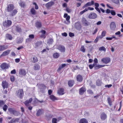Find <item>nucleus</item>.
Listing matches in <instances>:
<instances>
[{
  "label": "nucleus",
  "mask_w": 123,
  "mask_h": 123,
  "mask_svg": "<svg viewBox=\"0 0 123 123\" xmlns=\"http://www.w3.org/2000/svg\"><path fill=\"white\" fill-rule=\"evenodd\" d=\"M52 90H48V92L49 95H50L52 93Z\"/></svg>",
  "instance_id": "774afa93"
},
{
  "label": "nucleus",
  "mask_w": 123,
  "mask_h": 123,
  "mask_svg": "<svg viewBox=\"0 0 123 123\" xmlns=\"http://www.w3.org/2000/svg\"><path fill=\"white\" fill-rule=\"evenodd\" d=\"M2 86L4 89L8 87V84L7 82L5 81H3L2 82Z\"/></svg>",
  "instance_id": "9b49d317"
},
{
  "label": "nucleus",
  "mask_w": 123,
  "mask_h": 123,
  "mask_svg": "<svg viewBox=\"0 0 123 123\" xmlns=\"http://www.w3.org/2000/svg\"><path fill=\"white\" fill-rule=\"evenodd\" d=\"M79 123H88V121L86 119L82 118L80 120Z\"/></svg>",
  "instance_id": "bb28decb"
},
{
  "label": "nucleus",
  "mask_w": 123,
  "mask_h": 123,
  "mask_svg": "<svg viewBox=\"0 0 123 123\" xmlns=\"http://www.w3.org/2000/svg\"><path fill=\"white\" fill-rule=\"evenodd\" d=\"M94 2L93 1H92L91 2H89L86 3L83 7V8H85L89 6H91L94 4Z\"/></svg>",
  "instance_id": "ddd939ff"
},
{
  "label": "nucleus",
  "mask_w": 123,
  "mask_h": 123,
  "mask_svg": "<svg viewBox=\"0 0 123 123\" xmlns=\"http://www.w3.org/2000/svg\"><path fill=\"white\" fill-rule=\"evenodd\" d=\"M23 41L22 39L21 38H19V39L17 41V43H21Z\"/></svg>",
  "instance_id": "603ef678"
},
{
  "label": "nucleus",
  "mask_w": 123,
  "mask_h": 123,
  "mask_svg": "<svg viewBox=\"0 0 123 123\" xmlns=\"http://www.w3.org/2000/svg\"><path fill=\"white\" fill-rule=\"evenodd\" d=\"M42 43L41 41H38L36 43V45L37 47H38L41 45Z\"/></svg>",
  "instance_id": "473e14b6"
},
{
  "label": "nucleus",
  "mask_w": 123,
  "mask_h": 123,
  "mask_svg": "<svg viewBox=\"0 0 123 123\" xmlns=\"http://www.w3.org/2000/svg\"><path fill=\"white\" fill-rule=\"evenodd\" d=\"M98 50L99 51L103 50L105 51L106 50L105 48L103 46L99 48L98 49Z\"/></svg>",
  "instance_id": "58836bf2"
},
{
  "label": "nucleus",
  "mask_w": 123,
  "mask_h": 123,
  "mask_svg": "<svg viewBox=\"0 0 123 123\" xmlns=\"http://www.w3.org/2000/svg\"><path fill=\"white\" fill-rule=\"evenodd\" d=\"M17 12V11L16 9H14L11 12V13L10 14V16H13L15 15Z\"/></svg>",
  "instance_id": "5701e85b"
},
{
  "label": "nucleus",
  "mask_w": 123,
  "mask_h": 123,
  "mask_svg": "<svg viewBox=\"0 0 123 123\" xmlns=\"http://www.w3.org/2000/svg\"><path fill=\"white\" fill-rule=\"evenodd\" d=\"M59 54L57 53H55L53 55V57L54 58H57L59 56Z\"/></svg>",
  "instance_id": "2f4dec72"
},
{
  "label": "nucleus",
  "mask_w": 123,
  "mask_h": 123,
  "mask_svg": "<svg viewBox=\"0 0 123 123\" xmlns=\"http://www.w3.org/2000/svg\"><path fill=\"white\" fill-rule=\"evenodd\" d=\"M112 86V85L111 84L109 85H106L105 86L106 87H108L109 88L110 87H111Z\"/></svg>",
  "instance_id": "e2e57ef3"
},
{
  "label": "nucleus",
  "mask_w": 123,
  "mask_h": 123,
  "mask_svg": "<svg viewBox=\"0 0 123 123\" xmlns=\"http://www.w3.org/2000/svg\"><path fill=\"white\" fill-rule=\"evenodd\" d=\"M57 49L59 50L61 52H65V47L61 45H58L57 46Z\"/></svg>",
  "instance_id": "f03ea898"
},
{
  "label": "nucleus",
  "mask_w": 123,
  "mask_h": 123,
  "mask_svg": "<svg viewBox=\"0 0 123 123\" xmlns=\"http://www.w3.org/2000/svg\"><path fill=\"white\" fill-rule=\"evenodd\" d=\"M5 103L3 101H0V106H2Z\"/></svg>",
  "instance_id": "a18cd8bd"
},
{
  "label": "nucleus",
  "mask_w": 123,
  "mask_h": 123,
  "mask_svg": "<svg viewBox=\"0 0 123 123\" xmlns=\"http://www.w3.org/2000/svg\"><path fill=\"white\" fill-rule=\"evenodd\" d=\"M39 86V87H40V88L45 89L46 88V86L43 84H41Z\"/></svg>",
  "instance_id": "a19ab883"
},
{
  "label": "nucleus",
  "mask_w": 123,
  "mask_h": 123,
  "mask_svg": "<svg viewBox=\"0 0 123 123\" xmlns=\"http://www.w3.org/2000/svg\"><path fill=\"white\" fill-rule=\"evenodd\" d=\"M76 78L77 81L80 82H81L83 79L82 76L80 75H78L76 77Z\"/></svg>",
  "instance_id": "6ab92c4d"
},
{
  "label": "nucleus",
  "mask_w": 123,
  "mask_h": 123,
  "mask_svg": "<svg viewBox=\"0 0 123 123\" xmlns=\"http://www.w3.org/2000/svg\"><path fill=\"white\" fill-rule=\"evenodd\" d=\"M50 98L53 101H54L57 99L53 95H51L50 96Z\"/></svg>",
  "instance_id": "72a5a7b5"
},
{
  "label": "nucleus",
  "mask_w": 123,
  "mask_h": 123,
  "mask_svg": "<svg viewBox=\"0 0 123 123\" xmlns=\"http://www.w3.org/2000/svg\"><path fill=\"white\" fill-rule=\"evenodd\" d=\"M108 103L110 105H111V101L110 98H108Z\"/></svg>",
  "instance_id": "864d4df0"
},
{
  "label": "nucleus",
  "mask_w": 123,
  "mask_h": 123,
  "mask_svg": "<svg viewBox=\"0 0 123 123\" xmlns=\"http://www.w3.org/2000/svg\"><path fill=\"white\" fill-rule=\"evenodd\" d=\"M53 40L52 38L49 39L47 43L49 44H52L53 42Z\"/></svg>",
  "instance_id": "c85d7f7f"
},
{
  "label": "nucleus",
  "mask_w": 123,
  "mask_h": 123,
  "mask_svg": "<svg viewBox=\"0 0 123 123\" xmlns=\"http://www.w3.org/2000/svg\"><path fill=\"white\" fill-rule=\"evenodd\" d=\"M11 74H15L16 73V71L15 69H13L11 71Z\"/></svg>",
  "instance_id": "13d9d810"
},
{
  "label": "nucleus",
  "mask_w": 123,
  "mask_h": 123,
  "mask_svg": "<svg viewBox=\"0 0 123 123\" xmlns=\"http://www.w3.org/2000/svg\"><path fill=\"white\" fill-rule=\"evenodd\" d=\"M54 2L51 1L48 2L45 4V6L48 8H49L50 6L54 5Z\"/></svg>",
  "instance_id": "4468645a"
},
{
  "label": "nucleus",
  "mask_w": 123,
  "mask_h": 123,
  "mask_svg": "<svg viewBox=\"0 0 123 123\" xmlns=\"http://www.w3.org/2000/svg\"><path fill=\"white\" fill-rule=\"evenodd\" d=\"M111 11L109 9H107L106 11V12L107 13H109L111 12Z\"/></svg>",
  "instance_id": "69168bd1"
},
{
  "label": "nucleus",
  "mask_w": 123,
  "mask_h": 123,
  "mask_svg": "<svg viewBox=\"0 0 123 123\" xmlns=\"http://www.w3.org/2000/svg\"><path fill=\"white\" fill-rule=\"evenodd\" d=\"M106 33V31H103L101 33V35L103 36V37L105 36V35Z\"/></svg>",
  "instance_id": "bf43d9fd"
},
{
  "label": "nucleus",
  "mask_w": 123,
  "mask_h": 123,
  "mask_svg": "<svg viewBox=\"0 0 123 123\" xmlns=\"http://www.w3.org/2000/svg\"><path fill=\"white\" fill-rule=\"evenodd\" d=\"M112 2L114 3L118 4L119 3V0H111Z\"/></svg>",
  "instance_id": "ea45409f"
},
{
  "label": "nucleus",
  "mask_w": 123,
  "mask_h": 123,
  "mask_svg": "<svg viewBox=\"0 0 123 123\" xmlns=\"http://www.w3.org/2000/svg\"><path fill=\"white\" fill-rule=\"evenodd\" d=\"M81 21L84 25L85 26H87L89 24V22L86 20V19L84 18H83L81 20Z\"/></svg>",
  "instance_id": "1a4fd4ad"
},
{
  "label": "nucleus",
  "mask_w": 123,
  "mask_h": 123,
  "mask_svg": "<svg viewBox=\"0 0 123 123\" xmlns=\"http://www.w3.org/2000/svg\"><path fill=\"white\" fill-rule=\"evenodd\" d=\"M38 61L37 58L36 57H34L32 60V62L33 63H35L37 62Z\"/></svg>",
  "instance_id": "f704fd0d"
},
{
  "label": "nucleus",
  "mask_w": 123,
  "mask_h": 123,
  "mask_svg": "<svg viewBox=\"0 0 123 123\" xmlns=\"http://www.w3.org/2000/svg\"><path fill=\"white\" fill-rule=\"evenodd\" d=\"M11 80L12 81H14V76H12L11 77Z\"/></svg>",
  "instance_id": "0e129e2a"
},
{
  "label": "nucleus",
  "mask_w": 123,
  "mask_h": 123,
  "mask_svg": "<svg viewBox=\"0 0 123 123\" xmlns=\"http://www.w3.org/2000/svg\"><path fill=\"white\" fill-rule=\"evenodd\" d=\"M64 90L62 88H60L58 91L57 93L59 95H62L64 94Z\"/></svg>",
  "instance_id": "412c9836"
},
{
  "label": "nucleus",
  "mask_w": 123,
  "mask_h": 123,
  "mask_svg": "<svg viewBox=\"0 0 123 123\" xmlns=\"http://www.w3.org/2000/svg\"><path fill=\"white\" fill-rule=\"evenodd\" d=\"M14 9V6L12 4H10L7 5V10L8 12H11Z\"/></svg>",
  "instance_id": "0eeeda50"
},
{
  "label": "nucleus",
  "mask_w": 123,
  "mask_h": 123,
  "mask_svg": "<svg viewBox=\"0 0 123 123\" xmlns=\"http://www.w3.org/2000/svg\"><path fill=\"white\" fill-rule=\"evenodd\" d=\"M0 67L3 69H5L8 68V65L6 63L2 64L0 66Z\"/></svg>",
  "instance_id": "9d476101"
},
{
  "label": "nucleus",
  "mask_w": 123,
  "mask_h": 123,
  "mask_svg": "<svg viewBox=\"0 0 123 123\" xmlns=\"http://www.w3.org/2000/svg\"><path fill=\"white\" fill-rule=\"evenodd\" d=\"M66 20L68 22H69V20L70 19V17L69 16H68L66 18Z\"/></svg>",
  "instance_id": "6e6d98bb"
},
{
  "label": "nucleus",
  "mask_w": 123,
  "mask_h": 123,
  "mask_svg": "<svg viewBox=\"0 0 123 123\" xmlns=\"http://www.w3.org/2000/svg\"><path fill=\"white\" fill-rule=\"evenodd\" d=\"M8 108L7 105H5L3 107V109L4 111H6Z\"/></svg>",
  "instance_id": "4c0bfd02"
},
{
  "label": "nucleus",
  "mask_w": 123,
  "mask_h": 123,
  "mask_svg": "<svg viewBox=\"0 0 123 123\" xmlns=\"http://www.w3.org/2000/svg\"><path fill=\"white\" fill-rule=\"evenodd\" d=\"M32 100V98H30L28 100H27L25 102V104L26 106L28 105V104L31 102Z\"/></svg>",
  "instance_id": "393cba45"
},
{
  "label": "nucleus",
  "mask_w": 123,
  "mask_h": 123,
  "mask_svg": "<svg viewBox=\"0 0 123 123\" xmlns=\"http://www.w3.org/2000/svg\"><path fill=\"white\" fill-rule=\"evenodd\" d=\"M105 65H100L97 64H95L94 66V68L95 69H98L103 67L105 66Z\"/></svg>",
  "instance_id": "f3484780"
},
{
  "label": "nucleus",
  "mask_w": 123,
  "mask_h": 123,
  "mask_svg": "<svg viewBox=\"0 0 123 123\" xmlns=\"http://www.w3.org/2000/svg\"><path fill=\"white\" fill-rule=\"evenodd\" d=\"M106 115L104 113H103L101 115V118L103 120H105L107 118Z\"/></svg>",
  "instance_id": "a211bd4d"
},
{
  "label": "nucleus",
  "mask_w": 123,
  "mask_h": 123,
  "mask_svg": "<svg viewBox=\"0 0 123 123\" xmlns=\"http://www.w3.org/2000/svg\"><path fill=\"white\" fill-rule=\"evenodd\" d=\"M66 11L68 13H70L71 12L72 10L69 8L67 7L66 9Z\"/></svg>",
  "instance_id": "09e8293b"
},
{
  "label": "nucleus",
  "mask_w": 123,
  "mask_h": 123,
  "mask_svg": "<svg viewBox=\"0 0 123 123\" xmlns=\"http://www.w3.org/2000/svg\"><path fill=\"white\" fill-rule=\"evenodd\" d=\"M69 35L70 37H72L74 36V34L72 32H69Z\"/></svg>",
  "instance_id": "4d7b16f0"
},
{
  "label": "nucleus",
  "mask_w": 123,
  "mask_h": 123,
  "mask_svg": "<svg viewBox=\"0 0 123 123\" xmlns=\"http://www.w3.org/2000/svg\"><path fill=\"white\" fill-rule=\"evenodd\" d=\"M111 14L113 16L115 15L116 14V13L114 11V10H111Z\"/></svg>",
  "instance_id": "de8ad7c7"
},
{
  "label": "nucleus",
  "mask_w": 123,
  "mask_h": 123,
  "mask_svg": "<svg viewBox=\"0 0 123 123\" xmlns=\"http://www.w3.org/2000/svg\"><path fill=\"white\" fill-rule=\"evenodd\" d=\"M75 26L76 28L78 29H80L81 27L80 23L79 22L75 23Z\"/></svg>",
  "instance_id": "dca6fc26"
},
{
  "label": "nucleus",
  "mask_w": 123,
  "mask_h": 123,
  "mask_svg": "<svg viewBox=\"0 0 123 123\" xmlns=\"http://www.w3.org/2000/svg\"><path fill=\"white\" fill-rule=\"evenodd\" d=\"M15 110L13 108H9L8 111L11 114H13L14 112L15 111Z\"/></svg>",
  "instance_id": "c9c22d12"
},
{
  "label": "nucleus",
  "mask_w": 123,
  "mask_h": 123,
  "mask_svg": "<svg viewBox=\"0 0 123 123\" xmlns=\"http://www.w3.org/2000/svg\"><path fill=\"white\" fill-rule=\"evenodd\" d=\"M74 83V81L71 80L69 81L68 82V84L69 86L71 87L72 86Z\"/></svg>",
  "instance_id": "cd10ccee"
},
{
  "label": "nucleus",
  "mask_w": 123,
  "mask_h": 123,
  "mask_svg": "<svg viewBox=\"0 0 123 123\" xmlns=\"http://www.w3.org/2000/svg\"><path fill=\"white\" fill-rule=\"evenodd\" d=\"M29 37L30 39H33L34 38V36L33 34H31L29 35Z\"/></svg>",
  "instance_id": "3c124183"
},
{
  "label": "nucleus",
  "mask_w": 123,
  "mask_h": 123,
  "mask_svg": "<svg viewBox=\"0 0 123 123\" xmlns=\"http://www.w3.org/2000/svg\"><path fill=\"white\" fill-rule=\"evenodd\" d=\"M30 12L32 14L34 15L36 14L35 10L33 8H32L31 9Z\"/></svg>",
  "instance_id": "e433bc0d"
},
{
  "label": "nucleus",
  "mask_w": 123,
  "mask_h": 123,
  "mask_svg": "<svg viewBox=\"0 0 123 123\" xmlns=\"http://www.w3.org/2000/svg\"><path fill=\"white\" fill-rule=\"evenodd\" d=\"M110 29L114 31L115 30L116 26L115 23L114 22H111L110 25Z\"/></svg>",
  "instance_id": "423d86ee"
},
{
  "label": "nucleus",
  "mask_w": 123,
  "mask_h": 123,
  "mask_svg": "<svg viewBox=\"0 0 123 123\" xmlns=\"http://www.w3.org/2000/svg\"><path fill=\"white\" fill-rule=\"evenodd\" d=\"M12 114L15 116H18L19 115V113L18 111L15 110Z\"/></svg>",
  "instance_id": "c03bdc74"
},
{
  "label": "nucleus",
  "mask_w": 123,
  "mask_h": 123,
  "mask_svg": "<svg viewBox=\"0 0 123 123\" xmlns=\"http://www.w3.org/2000/svg\"><path fill=\"white\" fill-rule=\"evenodd\" d=\"M57 121V119L55 118H53L52 119V123H56V121Z\"/></svg>",
  "instance_id": "8fccbe9b"
},
{
  "label": "nucleus",
  "mask_w": 123,
  "mask_h": 123,
  "mask_svg": "<svg viewBox=\"0 0 123 123\" xmlns=\"http://www.w3.org/2000/svg\"><path fill=\"white\" fill-rule=\"evenodd\" d=\"M86 91V89L84 87L81 88L79 90V92L80 95H82Z\"/></svg>",
  "instance_id": "2eb2a0df"
},
{
  "label": "nucleus",
  "mask_w": 123,
  "mask_h": 123,
  "mask_svg": "<svg viewBox=\"0 0 123 123\" xmlns=\"http://www.w3.org/2000/svg\"><path fill=\"white\" fill-rule=\"evenodd\" d=\"M95 63H93V64L90 65H89V67L90 68L92 69V68L93 67H94Z\"/></svg>",
  "instance_id": "49530a36"
},
{
  "label": "nucleus",
  "mask_w": 123,
  "mask_h": 123,
  "mask_svg": "<svg viewBox=\"0 0 123 123\" xmlns=\"http://www.w3.org/2000/svg\"><path fill=\"white\" fill-rule=\"evenodd\" d=\"M16 31L18 32H20L21 31V28L18 26H16Z\"/></svg>",
  "instance_id": "79ce46f5"
},
{
  "label": "nucleus",
  "mask_w": 123,
  "mask_h": 123,
  "mask_svg": "<svg viewBox=\"0 0 123 123\" xmlns=\"http://www.w3.org/2000/svg\"><path fill=\"white\" fill-rule=\"evenodd\" d=\"M36 26L37 28H41L42 26L41 22H37L36 23Z\"/></svg>",
  "instance_id": "b1692460"
},
{
  "label": "nucleus",
  "mask_w": 123,
  "mask_h": 123,
  "mask_svg": "<svg viewBox=\"0 0 123 123\" xmlns=\"http://www.w3.org/2000/svg\"><path fill=\"white\" fill-rule=\"evenodd\" d=\"M12 22L10 20L5 21L3 23V25L5 27H8L10 26L12 24Z\"/></svg>",
  "instance_id": "7ed1b4c3"
},
{
  "label": "nucleus",
  "mask_w": 123,
  "mask_h": 123,
  "mask_svg": "<svg viewBox=\"0 0 123 123\" xmlns=\"http://www.w3.org/2000/svg\"><path fill=\"white\" fill-rule=\"evenodd\" d=\"M94 63L97 64L98 63V60L96 58H95L94 59Z\"/></svg>",
  "instance_id": "680f3d73"
},
{
  "label": "nucleus",
  "mask_w": 123,
  "mask_h": 123,
  "mask_svg": "<svg viewBox=\"0 0 123 123\" xmlns=\"http://www.w3.org/2000/svg\"><path fill=\"white\" fill-rule=\"evenodd\" d=\"M87 92L90 94H92L93 93L92 91L91 90H87Z\"/></svg>",
  "instance_id": "052dcab7"
},
{
  "label": "nucleus",
  "mask_w": 123,
  "mask_h": 123,
  "mask_svg": "<svg viewBox=\"0 0 123 123\" xmlns=\"http://www.w3.org/2000/svg\"><path fill=\"white\" fill-rule=\"evenodd\" d=\"M44 111L43 109H39L37 111L36 113V115L38 116L44 113Z\"/></svg>",
  "instance_id": "f8f14e48"
},
{
  "label": "nucleus",
  "mask_w": 123,
  "mask_h": 123,
  "mask_svg": "<svg viewBox=\"0 0 123 123\" xmlns=\"http://www.w3.org/2000/svg\"><path fill=\"white\" fill-rule=\"evenodd\" d=\"M20 5L21 7H23L25 5V4L24 2H22L20 3Z\"/></svg>",
  "instance_id": "5fc2aeb1"
},
{
  "label": "nucleus",
  "mask_w": 123,
  "mask_h": 123,
  "mask_svg": "<svg viewBox=\"0 0 123 123\" xmlns=\"http://www.w3.org/2000/svg\"><path fill=\"white\" fill-rule=\"evenodd\" d=\"M7 48L6 46L4 45L1 46L0 45V51H2Z\"/></svg>",
  "instance_id": "c756f323"
},
{
  "label": "nucleus",
  "mask_w": 123,
  "mask_h": 123,
  "mask_svg": "<svg viewBox=\"0 0 123 123\" xmlns=\"http://www.w3.org/2000/svg\"><path fill=\"white\" fill-rule=\"evenodd\" d=\"M10 50H7L3 52L1 55L2 56H5L8 55L10 53Z\"/></svg>",
  "instance_id": "aec40b11"
},
{
  "label": "nucleus",
  "mask_w": 123,
  "mask_h": 123,
  "mask_svg": "<svg viewBox=\"0 0 123 123\" xmlns=\"http://www.w3.org/2000/svg\"><path fill=\"white\" fill-rule=\"evenodd\" d=\"M97 15L95 13L92 12L89 15L88 17L90 19H94L97 18Z\"/></svg>",
  "instance_id": "39448f33"
},
{
  "label": "nucleus",
  "mask_w": 123,
  "mask_h": 123,
  "mask_svg": "<svg viewBox=\"0 0 123 123\" xmlns=\"http://www.w3.org/2000/svg\"><path fill=\"white\" fill-rule=\"evenodd\" d=\"M34 69L35 70H39L40 68V66L39 65L37 64H35L34 66Z\"/></svg>",
  "instance_id": "4be33fe9"
},
{
  "label": "nucleus",
  "mask_w": 123,
  "mask_h": 123,
  "mask_svg": "<svg viewBox=\"0 0 123 123\" xmlns=\"http://www.w3.org/2000/svg\"><path fill=\"white\" fill-rule=\"evenodd\" d=\"M16 94L18 97L20 98H22L24 95V92L23 90L22 89H19L16 92Z\"/></svg>",
  "instance_id": "f257e3e1"
},
{
  "label": "nucleus",
  "mask_w": 123,
  "mask_h": 123,
  "mask_svg": "<svg viewBox=\"0 0 123 123\" xmlns=\"http://www.w3.org/2000/svg\"><path fill=\"white\" fill-rule=\"evenodd\" d=\"M111 61L110 58L109 57H105L101 59V61L103 63L106 64L110 62Z\"/></svg>",
  "instance_id": "20e7f679"
},
{
  "label": "nucleus",
  "mask_w": 123,
  "mask_h": 123,
  "mask_svg": "<svg viewBox=\"0 0 123 123\" xmlns=\"http://www.w3.org/2000/svg\"><path fill=\"white\" fill-rule=\"evenodd\" d=\"M95 9L96 10L98 11L99 13H100L101 12V11L99 8L98 7H95Z\"/></svg>",
  "instance_id": "338daca9"
},
{
  "label": "nucleus",
  "mask_w": 123,
  "mask_h": 123,
  "mask_svg": "<svg viewBox=\"0 0 123 123\" xmlns=\"http://www.w3.org/2000/svg\"><path fill=\"white\" fill-rule=\"evenodd\" d=\"M19 75L21 76H25L26 74V71L24 69H20L19 71Z\"/></svg>",
  "instance_id": "6e6552de"
},
{
  "label": "nucleus",
  "mask_w": 123,
  "mask_h": 123,
  "mask_svg": "<svg viewBox=\"0 0 123 123\" xmlns=\"http://www.w3.org/2000/svg\"><path fill=\"white\" fill-rule=\"evenodd\" d=\"M80 50L83 52H85V49L84 46H81L80 48Z\"/></svg>",
  "instance_id": "37998d69"
},
{
  "label": "nucleus",
  "mask_w": 123,
  "mask_h": 123,
  "mask_svg": "<svg viewBox=\"0 0 123 123\" xmlns=\"http://www.w3.org/2000/svg\"><path fill=\"white\" fill-rule=\"evenodd\" d=\"M102 84V83L101 80H98L96 81V85L97 86H101Z\"/></svg>",
  "instance_id": "a878e982"
},
{
  "label": "nucleus",
  "mask_w": 123,
  "mask_h": 123,
  "mask_svg": "<svg viewBox=\"0 0 123 123\" xmlns=\"http://www.w3.org/2000/svg\"><path fill=\"white\" fill-rule=\"evenodd\" d=\"M6 38L10 40H11L12 38V37L11 35L9 34H7L6 35Z\"/></svg>",
  "instance_id": "7c9ffc66"
}]
</instances>
